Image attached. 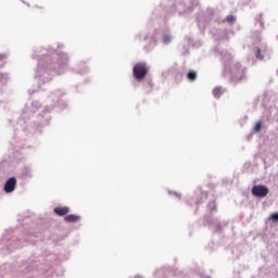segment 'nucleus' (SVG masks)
Masks as SVG:
<instances>
[{
    "label": "nucleus",
    "mask_w": 278,
    "mask_h": 278,
    "mask_svg": "<svg viewBox=\"0 0 278 278\" xmlns=\"http://www.w3.org/2000/svg\"><path fill=\"white\" fill-rule=\"evenodd\" d=\"M132 74L135 79L142 81L149 74V66H147V63H137L132 68Z\"/></svg>",
    "instance_id": "nucleus-1"
},
{
    "label": "nucleus",
    "mask_w": 278,
    "mask_h": 278,
    "mask_svg": "<svg viewBox=\"0 0 278 278\" xmlns=\"http://www.w3.org/2000/svg\"><path fill=\"white\" fill-rule=\"evenodd\" d=\"M252 194L258 199H264V197H268V187L264 185L254 186L252 188Z\"/></svg>",
    "instance_id": "nucleus-2"
},
{
    "label": "nucleus",
    "mask_w": 278,
    "mask_h": 278,
    "mask_svg": "<svg viewBox=\"0 0 278 278\" xmlns=\"http://www.w3.org/2000/svg\"><path fill=\"white\" fill-rule=\"evenodd\" d=\"M15 189H16V178L11 177L4 184V192L7 193L14 192Z\"/></svg>",
    "instance_id": "nucleus-3"
},
{
    "label": "nucleus",
    "mask_w": 278,
    "mask_h": 278,
    "mask_svg": "<svg viewBox=\"0 0 278 278\" xmlns=\"http://www.w3.org/2000/svg\"><path fill=\"white\" fill-rule=\"evenodd\" d=\"M68 212H71V208L67 206L54 208V214H58V216H66Z\"/></svg>",
    "instance_id": "nucleus-4"
},
{
    "label": "nucleus",
    "mask_w": 278,
    "mask_h": 278,
    "mask_svg": "<svg viewBox=\"0 0 278 278\" xmlns=\"http://www.w3.org/2000/svg\"><path fill=\"white\" fill-rule=\"evenodd\" d=\"M79 216L77 215H67L64 220H66V223H77V220H79Z\"/></svg>",
    "instance_id": "nucleus-5"
},
{
    "label": "nucleus",
    "mask_w": 278,
    "mask_h": 278,
    "mask_svg": "<svg viewBox=\"0 0 278 278\" xmlns=\"http://www.w3.org/2000/svg\"><path fill=\"white\" fill-rule=\"evenodd\" d=\"M187 79H189V81H195L197 80V72L189 71L187 74Z\"/></svg>",
    "instance_id": "nucleus-6"
},
{
    "label": "nucleus",
    "mask_w": 278,
    "mask_h": 278,
    "mask_svg": "<svg viewBox=\"0 0 278 278\" xmlns=\"http://www.w3.org/2000/svg\"><path fill=\"white\" fill-rule=\"evenodd\" d=\"M213 94L216 99H218L220 97V94H223V90L218 87H216L215 89H213Z\"/></svg>",
    "instance_id": "nucleus-7"
},
{
    "label": "nucleus",
    "mask_w": 278,
    "mask_h": 278,
    "mask_svg": "<svg viewBox=\"0 0 278 278\" xmlns=\"http://www.w3.org/2000/svg\"><path fill=\"white\" fill-rule=\"evenodd\" d=\"M255 58L256 60H264V55H262V50L260 48L256 49Z\"/></svg>",
    "instance_id": "nucleus-8"
},
{
    "label": "nucleus",
    "mask_w": 278,
    "mask_h": 278,
    "mask_svg": "<svg viewBox=\"0 0 278 278\" xmlns=\"http://www.w3.org/2000/svg\"><path fill=\"white\" fill-rule=\"evenodd\" d=\"M225 21H227V23H236V17L233 15H228Z\"/></svg>",
    "instance_id": "nucleus-9"
},
{
    "label": "nucleus",
    "mask_w": 278,
    "mask_h": 278,
    "mask_svg": "<svg viewBox=\"0 0 278 278\" xmlns=\"http://www.w3.org/2000/svg\"><path fill=\"white\" fill-rule=\"evenodd\" d=\"M254 131H262V122L256 123V125L254 126Z\"/></svg>",
    "instance_id": "nucleus-10"
},
{
    "label": "nucleus",
    "mask_w": 278,
    "mask_h": 278,
    "mask_svg": "<svg viewBox=\"0 0 278 278\" xmlns=\"http://www.w3.org/2000/svg\"><path fill=\"white\" fill-rule=\"evenodd\" d=\"M163 42H164L165 45H168V42H170V36L165 35V36L163 37Z\"/></svg>",
    "instance_id": "nucleus-11"
},
{
    "label": "nucleus",
    "mask_w": 278,
    "mask_h": 278,
    "mask_svg": "<svg viewBox=\"0 0 278 278\" xmlns=\"http://www.w3.org/2000/svg\"><path fill=\"white\" fill-rule=\"evenodd\" d=\"M271 220L278 222V213H273L270 216Z\"/></svg>",
    "instance_id": "nucleus-12"
}]
</instances>
